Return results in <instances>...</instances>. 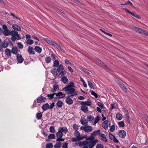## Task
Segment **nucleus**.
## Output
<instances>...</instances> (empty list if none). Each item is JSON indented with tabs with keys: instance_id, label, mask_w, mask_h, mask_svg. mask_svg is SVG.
Returning a JSON list of instances; mask_svg holds the SVG:
<instances>
[{
	"instance_id": "f257e3e1",
	"label": "nucleus",
	"mask_w": 148,
	"mask_h": 148,
	"mask_svg": "<svg viewBox=\"0 0 148 148\" xmlns=\"http://www.w3.org/2000/svg\"><path fill=\"white\" fill-rule=\"evenodd\" d=\"M83 141H79L75 143V145L79 147L83 146L82 148H92L95 145V142L96 141H90L89 140H86Z\"/></svg>"
},
{
	"instance_id": "f03ea898",
	"label": "nucleus",
	"mask_w": 148,
	"mask_h": 148,
	"mask_svg": "<svg viewBox=\"0 0 148 148\" xmlns=\"http://www.w3.org/2000/svg\"><path fill=\"white\" fill-rule=\"evenodd\" d=\"M73 85L74 84L73 82H70L66 87L62 89V90L66 92H69L66 93L68 95L76 94V95H77V94L75 92L74 88L73 87Z\"/></svg>"
},
{
	"instance_id": "7ed1b4c3",
	"label": "nucleus",
	"mask_w": 148,
	"mask_h": 148,
	"mask_svg": "<svg viewBox=\"0 0 148 148\" xmlns=\"http://www.w3.org/2000/svg\"><path fill=\"white\" fill-rule=\"evenodd\" d=\"M74 134L76 138H72V141L73 142L80 141L87 137V136L86 135H80L79 131L77 130H75Z\"/></svg>"
},
{
	"instance_id": "20e7f679",
	"label": "nucleus",
	"mask_w": 148,
	"mask_h": 148,
	"mask_svg": "<svg viewBox=\"0 0 148 148\" xmlns=\"http://www.w3.org/2000/svg\"><path fill=\"white\" fill-rule=\"evenodd\" d=\"M101 133L99 130L94 131L92 134L88 138H86V140H89L90 141H96L95 142V145L98 142V140L97 139H94L95 136L97 135H100Z\"/></svg>"
},
{
	"instance_id": "39448f33",
	"label": "nucleus",
	"mask_w": 148,
	"mask_h": 148,
	"mask_svg": "<svg viewBox=\"0 0 148 148\" xmlns=\"http://www.w3.org/2000/svg\"><path fill=\"white\" fill-rule=\"evenodd\" d=\"M11 35L12 36L11 40L13 41H15L16 40H19L21 38V36L18 32L16 31L13 30L11 31Z\"/></svg>"
},
{
	"instance_id": "423d86ee",
	"label": "nucleus",
	"mask_w": 148,
	"mask_h": 148,
	"mask_svg": "<svg viewBox=\"0 0 148 148\" xmlns=\"http://www.w3.org/2000/svg\"><path fill=\"white\" fill-rule=\"evenodd\" d=\"M67 132L68 129L66 127H59L58 129V132L56 134L57 138H62L63 136L62 132H64L65 133H66Z\"/></svg>"
},
{
	"instance_id": "0eeeda50",
	"label": "nucleus",
	"mask_w": 148,
	"mask_h": 148,
	"mask_svg": "<svg viewBox=\"0 0 148 148\" xmlns=\"http://www.w3.org/2000/svg\"><path fill=\"white\" fill-rule=\"evenodd\" d=\"M76 95V94L72 95L66 97L65 101L66 103L69 105H71L73 103V101L72 98L74 96Z\"/></svg>"
},
{
	"instance_id": "6e6552de",
	"label": "nucleus",
	"mask_w": 148,
	"mask_h": 148,
	"mask_svg": "<svg viewBox=\"0 0 148 148\" xmlns=\"http://www.w3.org/2000/svg\"><path fill=\"white\" fill-rule=\"evenodd\" d=\"M134 29L139 33L142 34H143L148 36V32L146 30L136 27H134Z\"/></svg>"
},
{
	"instance_id": "1a4fd4ad",
	"label": "nucleus",
	"mask_w": 148,
	"mask_h": 148,
	"mask_svg": "<svg viewBox=\"0 0 148 148\" xmlns=\"http://www.w3.org/2000/svg\"><path fill=\"white\" fill-rule=\"evenodd\" d=\"M118 135L121 138H124L126 135V133L123 130H119L118 132Z\"/></svg>"
},
{
	"instance_id": "9d476101",
	"label": "nucleus",
	"mask_w": 148,
	"mask_h": 148,
	"mask_svg": "<svg viewBox=\"0 0 148 148\" xmlns=\"http://www.w3.org/2000/svg\"><path fill=\"white\" fill-rule=\"evenodd\" d=\"M126 12L130 13L131 15L139 19H141L140 16L137 14H135L134 12L130 11L128 9L125 8L124 10Z\"/></svg>"
},
{
	"instance_id": "9b49d317",
	"label": "nucleus",
	"mask_w": 148,
	"mask_h": 148,
	"mask_svg": "<svg viewBox=\"0 0 148 148\" xmlns=\"http://www.w3.org/2000/svg\"><path fill=\"white\" fill-rule=\"evenodd\" d=\"M46 99L45 97L41 96L37 98L36 102L37 103H43L45 102Z\"/></svg>"
},
{
	"instance_id": "f8f14e48",
	"label": "nucleus",
	"mask_w": 148,
	"mask_h": 148,
	"mask_svg": "<svg viewBox=\"0 0 148 148\" xmlns=\"http://www.w3.org/2000/svg\"><path fill=\"white\" fill-rule=\"evenodd\" d=\"M16 60L18 63H21L24 61V59L20 54H18L16 56Z\"/></svg>"
},
{
	"instance_id": "ddd939ff",
	"label": "nucleus",
	"mask_w": 148,
	"mask_h": 148,
	"mask_svg": "<svg viewBox=\"0 0 148 148\" xmlns=\"http://www.w3.org/2000/svg\"><path fill=\"white\" fill-rule=\"evenodd\" d=\"M109 136L111 140H113L114 142L116 143L119 142V141L117 139L115 136L111 133L109 134Z\"/></svg>"
},
{
	"instance_id": "4468645a",
	"label": "nucleus",
	"mask_w": 148,
	"mask_h": 148,
	"mask_svg": "<svg viewBox=\"0 0 148 148\" xmlns=\"http://www.w3.org/2000/svg\"><path fill=\"white\" fill-rule=\"evenodd\" d=\"M84 131L86 132H91L92 131V127L91 126L87 125L84 127Z\"/></svg>"
},
{
	"instance_id": "2eb2a0df",
	"label": "nucleus",
	"mask_w": 148,
	"mask_h": 148,
	"mask_svg": "<svg viewBox=\"0 0 148 148\" xmlns=\"http://www.w3.org/2000/svg\"><path fill=\"white\" fill-rule=\"evenodd\" d=\"M55 95L58 99L63 98L65 96V94H63L62 92H59L56 93Z\"/></svg>"
},
{
	"instance_id": "dca6fc26",
	"label": "nucleus",
	"mask_w": 148,
	"mask_h": 148,
	"mask_svg": "<svg viewBox=\"0 0 148 148\" xmlns=\"http://www.w3.org/2000/svg\"><path fill=\"white\" fill-rule=\"evenodd\" d=\"M12 27L14 30L17 31H21V28L19 26L16 24L12 25Z\"/></svg>"
},
{
	"instance_id": "f3484780",
	"label": "nucleus",
	"mask_w": 148,
	"mask_h": 148,
	"mask_svg": "<svg viewBox=\"0 0 148 148\" xmlns=\"http://www.w3.org/2000/svg\"><path fill=\"white\" fill-rule=\"evenodd\" d=\"M59 88L57 84H54L53 85V88L51 90V91L52 92H54L56 91L59 90Z\"/></svg>"
},
{
	"instance_id": "a211bd4d",
	"label": "nucleus",
	"mask_w": 148,
	"mask_h": 148,
	"mask_svg": "<svg viewBox=\"0 0 148 148\" xmlns=\"http://www.w3.org/2000/svg\"><path fill=\"white\" fill-rule=\"evenodd\" d=\"M62 82L64 84L68 83L69 81L68 79L65 76L62 77L61 79Z\"/></svg>"
},
{
	"instance_id": "6ab92c4d",
	"label": "nucleus",
	"mask_w": 148,
	"mask_h": 148,
	"mask_svg": "<svg viewBox=\"0 0 148 148\" xmlns=\"http://www.w3.org/2000/svg\"><path fill=\"white\" fill-rule=\"evenodd\" d=\"M27 51L30 54L34 55L35 53L34 51V48L32 47H29L27 49Z\"/></svg>"
},
{
	"instance_id": "aec40b11",
	"label": "nucleus",
	"mask_w": 148,
	"mask_h": 148,
	"mask_svg": "<svg viewBox=\"0 0 148 148\" xmlns=\"http://www.w3.org/2000/svg\"><path fill=\"white\" fill-rule=\"evenodd\" d=\"M91 103V102L89 100H88L87 101H85L82 102L80 103V104L82 105H84L85 106L86 105L90 106Z\"/></svg>"
},
{
	"instance_id": "412c9836",
	"label": "nucleus",
	"mask_w": 148,
	"mask_h": 148,
	"mask_svg": "<svg viewBox=\"0 0 148 148\" xmlns=\"http://www.w3.org/2000/svg\"><path fill=\"white\" fill-rule=\"evenodd\" d=\"M87 119L89 122L91 123L94 121L95 118L92 116L89 115L87 117Z\"/></svg>"
},
{
	"instance_id": "4be33fe9",
	"label": "nucleus",
	"mask_w": 148,
	"mask_h": 148,
	"mask_svg": "<svg viewBox=\"0 0 148 148\" xmlns=\"http://www.w3.org/2000/svg\"><path fill=\"white\" fill-rule=\"evenodd\" d=\"M119 86L125 92L127 91V88L122 83H119Z\"/></svg>"
},
{
	"instance_id": "5701e85b",
	"label": "nucleus",
	"mask_w": 148,
	"mask_h": 148,
	"mask_svg": "<svg viewBox=\"0 0 148 148\" xmlns=\"http://www.w3.org/2000/svg\"><path fill=\"white\" fill-rule=\"evenodd\" d=\"M18 51V49L16 47H13L12 49V52L14 54H17Z\"/></svg>"
},
{
	"instance_id": "b1692460",
	"label": "nucleus",
	"mask_w": 148,
	"mask_h": 148,
	"mask_svg": "<svg viewBox=\"0 0 148 148\" xmlns=\"http://www.w3.org/2000/svg\"><path fill=\"white\" fill-rule=\"evenodd\" d=\"M2 46L4 48H6L9 45V42L7 40L3 41L1 43Z\"/></svg>"
},
{
	"instance_id": "393cba45",
	"label": "nucleus",
	"mask_w": 148,
	"mask_h": 148,
	"mask_svg": "<svg viewBox=\"0 0 148 148\" xmlns=\"http://www.w3.org/2000/svg\"><path fill=\"white\" fill-rule=\"evenodd\" d=\"M57 71V69L54 68L52 69L51 71V72L55 77H56L58 75Z\"/></svg>"
},
{
	"instance_id": "a878e982",
	"label": "nucleus",
	"mask_w": 148,
	"mask_h": 148,
	"mask_svg": "<svg viewBox=\"0 0 148 148\" xmlns=\"http://www.w3.org/2000/svg\"><path fill=\"white\" fill-rule=\"evenodd\" d=\"M57 70V71L59 72H60L61 71H63L64 70V67L63 65L62 64H60L58 67Z\"/></svg>"
},
{
	"instance_id": "bb28decb",
	"label": "nucleus",
	"mask_w": 148,
	"mask_h": 148,
	"mask_svg": "<svg viewBox=\"0 0 148 148\" xmlns=\"http://www.w3.org/2000/svg\"><path fill=\"white\" fill-rule=\"evenodd\" d=\"M100 136L101 137V140L105 142H107L108 140L106 138V135L104 134H102L101 133L100 134Z\"/></svg>"
},
{
	"instance_id": "cd10ccee",
	"label": "nucleus",
	"mask_w": 148,
	"mask_h": 148,
	"mask_svg": "<svg viewBox=\"0 0 148 148\" xmlns=\"http://www.w3.org/2000/svg\"><path fill=\"white\" fill-rule=\"evenodd\" d=\"M34 50L37 53H40L42 51V48L38 46H35L34 47Z\"/></svg>"
},
{
	"instance_id": "c85d7f7f",
	"label": "nucleus",
	"mask_w": 148,
	"mask_h": 148,
	"mask_svg": "<svg viewBox=\"0 0 148 148\" xmlns=\"http://www.w3.org/2000/svg\"><path fill=\"white\" fill-rule=\"evenodd\" d=\"M49 106L48 103H46L43 105L42 107V109L44 110H46L49 108Z\"/></svg>"
},
{
	"instance_id": "c756f323",
	"label": "nucleus",
	"mask_w": 148,
	"mask_h": 148,
	"mask_svg": "<svg viewBox=\"0 0 148 148\" xmlns=\"http://www.w3.org/2000/svg\"><path fill=\"white\" fill-rule=\"evenodd\" d=\"M81 110L85 113L87 112L88 111L87 107L84 105H82L81 106Z\"/></svg>"
},
{
	"instance_id": "7c9ffc66",
	"label": "nucleus",
	"mask_w": 148,
	"mask_h": 148,
	"mask_svg": "<svg viewBox=\"0 0 148 148\" xmlns=\"http://www.w3.org/2000/svg\"><path fill=\"white\" fill-rule=\"evenodd\" d=\"M3 34L5 36H7L9 35H11V31L10 32L8 29L4 30L3 31Z\"/></svg>"
},
{
	"instance_id": "2f4dec72",
	"label": "nucleus",
	"mask_w": 148,
	"mask_h": 148,
	"mask_svg": "<svg viewBox=\"0 0 148 148\" xmlns=\"http://www.w3.org/2000/svg\"><path fill=\"white\" fill-rule=\"evenodd\" d=\"M63 104V103L62 101L58 100L57 101L56 104V106L58 108H60L62 107Z\"/></svg>"
},
{
	"instance_id": "473e14b6",
	"label": "nucleus",
	"mask_w": 148,
	"mask_h": 148,
	"mask_svg": "<svg viewBox=\"0 0 148 148\" xmlns=\"http://www.w3.org/2000/svg\"><path fill=\"white\" fill-rule=\"evenodd\" d=\"M51 59L49 56H47L45 58V61L47 64H49L51 62Z\"/></svg>"
},
{
	"instance_id": "72a5a7b5",
	"label": "nucleus",
	"mask_w": 148,
	"mask_h": 148,
	"mask_svg": "<svg viewBox=\"0 0 148 148\" xmlns=\"http://www.w3.org/2000/svg\"><path fill=\"white\" fill-rule=\"evenodd\" d=\"M12 51L9 49H5V54L8 56H10Z\"/></svg>"
},
{
	"instance_id": "f704fd0d",
	"label": "nucleus",
	"mask_w": 148,
	"mask_h": 148,
	"mask_svg": "<svg viewBox=\"0 0 148 148\" xmlns=\"http://www.w3.org/2000/svg\"><path fill=\"white\" fill-rule=\"evenodd\" d=\"M88 84L90 88L92 89H94L95 87L93 85L91 81L88 80L87 81Z\"/></svg>"
},
{
	"instance_id": "c9c22d12",
	"label": "nucleus",
	"mask_w": 148,
	"mask_h": 148,
	"mask_svg": "<svg viewBox=\"0 0 148 148\" xmlns=\"http://www.w3.org/2000/svg\"><path fill=\"white\" fill-rule=\"evenodd\" d=\"M96 60L99 63L102 65L103 66H104L106 68H108V67L105 64L103 63L99 59L97 58L96 59Z\"/></svg>"
},
{
	"instance_id": "e433bc0d",
	"label": "nucleus",
	"mask_w": 148,
	"mask_h": 148,
	"mask_svg": "<svg viewBox=\"0 0 148 148\" xmlns=\"http://www.w3.org/2000/svg\"><path fill=\"white\" fill-rule=\"evenodd\" d=\"M81 123L84 125H86L88 124V122L86 119H81L80 121Z\"/></svg>"
},
{
	"instance_id": "4c0bfd02",
	"label": "nucleus",
	"mask_w": 148,
	"mask_h": 148,
	"mask_svg": "<svg viewBox=\"0 0 148 148\" xmlns=\"http://www.w3.org/2000/svg\"><path fill=\"white\" fill-rule=\"evenodd\" d=\"M61 146V143L60 142H58L54 145L55 148H60Z\"/></svg>"
},
{
	"instance_id": "58836bf2",
	"label": "nucleus",
	"mask_w": 148,
	"mask_h": 148,
	"mask_svg": "<svg viewBox=\"0 0 148 148\" xmlns=\"http://www.w3.org/2000/svg\"><path fill=\"white\" fill-rule=\"evenodd\" d=\"M66 74V71H61L58 75L59 77L61 78L64 76H65L64 75Z\"/></svg>"
},
{
	"instance_id": "ea45409f",
	"label": "nucleus",
	"mask_w": 148,
	"mask_h": 148,
	"mask_svg": "<svg viewBox=\"0 0 148 148\" xmlns=\"http://www.w3.org/2000/svg\"><path fill=\"white\" fill-rule=\"evenodd\" d=\"M59 62L57 60H55L53 62V66L54 67H57L59 65Z\"/></svg>"
},
{
	"instance_id": "a19ab883",
	"label": "nucleus",
	"mask_w": 148,
	"mask_h": 148,
	"mask_svg": "<svg viewBox=\"0 0 148 148\" xmlns=\"http://www.w3.org/2000/svg\"><path fill=\"white\" fill-rule=\"evenodd\" d=\"M116 118L119 120H121L123 118V116L121 114H117L116 115Z\"/></svg>"
},
{
	"instance_id": "79ce46f5",
	"label": "nucleus",
	"mask_w": 148,
	"mask_h": 148,
	"mask_svg": "<svg viewBox=\"0 0 148 148\" xmlns=\"http://www.w3.org/2000/svg\"><path fill=\"white\" fill-rule=\"evenodd\" d=\"M55 138V136L53 134H49L48 136V138L49 139H54Z\"/></svg>"
},
{
	"instance_id": "37998d69",
	"label": "nucleus",
	"mask_w": 148,
	"mask_h": 148,
	"mask_svg": "<svg viewBox=\"0 0 148 148\" xmlns=\"http://www.w3.org/2000/svg\"><path fill=\"white\" fill-rule=\"evenodd\" d=\"M100 120V118L99 116H97L94 120V124H95L97 123Z\"/></svg>"
},
{
	"instance_id": "c03bdc74",
	"label": "nucleus",
	"mask_w": 148,
	"mask_h": 148,
	"mask_svg": "<svg viewBox=\"0 0 148 148\" xmlns=\"http://www.w3.org/2000/svg\"><path fill=\"white\" fill-rule=\"evenodd\" d=\"M50 132L53 133H55L56 132V130L54 127L51 126L49 127Z\"/></svg>"
},
{
	"instance_id": "a18cd8bd",
	"label": "nucleus",
	"mask_w": 148,
	"mask_h": 148,
	"mask_svg": "<svg viewBox=\"0 0 148 148\" xmlns=\"http://www.w3.org/2000/svg\"><path fill=\"white\" fill-rule=\"evenodd\" d=\"M118 124L119 127H123L125 126V123L123 121L118 122Z\"/></svg>"
},
{
	"instance_id": "49530a36",
	"label": "nucleus",
	"mask_w": 148,
	"mask_h": 148,
	"mask_svg": "<svg viewBox=\"0 0 148 148\" xmlns=\"http://www.w3.org/2000/svg\"><path fill=\"white\" fill-rule=\"evenodd\" d=\"M50 42V43H49V44L51 45L53 47H58V45L56 44V43L54 42H53L51 41Z\"/></svg>"
},
{
	"instance_id": "de8ad7c7",
	"label": "nucleus",
	"mask_w": 148,
	"mask_h": 148,
	"mask_svg": "<svg viewBox=\"0 0 148 148\" xmlns=\"http://www.w3.org/2000/svg\"><path fill=\"white\" fill-rule=\"evenodd\" d=\"M55 94H56V93H53L51 94H48L47 95V96L49 98V99L50 100L53 98L54 96L55 95Z\"/></svg>"
},
{
	"instance_id": "09e8293b",
	"label": "nucleus",
	"mask_w": 148,
	"mask_h": 148,
	"mask_svg": "<svg viewBox=\"0 0 148 148\" xmlns=\"http://www.w3.org/2000/svg\"><path fill=\"white\" fill-rule=\"evenodd\" d=\"M33 42V41L32 40L30 39H28L26 41L27 43L29 45H32Z\"/></svg>"
},
{
	"instance_id": "8fccbe9b",
	"label": "nucleus",
	"mask_w": 148,
	"mask_h": 148,
	"mask_svg": "<svg viewBox=\"0 0 148 148\" xmlns=\"http://www.w3.org/2000/svg\"><path fill=\"white\" fill-rule=\"evenodd\" d=\"M36 116L38 119H40L42 117V114L40 113H38L36 114Z\"/></svg>"
},
{
	"instance_id": "3c124183",
	"label": "nucleus",
	"mask_w": 148,
	"mask_h": 148,
	"mask_svg": "<svg viewBox=\"0 0 148 148\" xmlns=\"http://www.w3.org/2000/svg\"><path fill=\"white\" fill-rule=\"evenodd\" d=\"M115 125L114 124L113 125L110 127V130L111 132H113L115 130Z\"/></svg>"
},
{
	"instance_id": "603ef678",
	"label": "nucleus",
	"mask_w": 148,
	"mask_h": 148,
	"mask_svg": "<svg viewBox=\"0 0 148 148\" xmlns=\"http://www.w3.org/2000/svg\"><path fill=\"white\" fill-rule=\"evenodd\" d=\"M17 46L20 49H22L23 48V45L21 43L18 42L17 43Z\"/></svg>"
},
{
	"instance_id": "864d4df0",
	"label": "nucleus",
	"mask_w": 148,
	"mask_h": 148,
	"mask_svg": "<svg viewBox=\"0 0 148 148\" xmlns=\"http://www.w3.org/2000/svg\"><path fill=\"white\" fill-rule=\"evenodd\" d=\"M98 105L102 109L104 108V107L103 105L101 102H98L97 103Z\"/></svg>"
},
{
	"instance_id": "5fc2aeb1",
	"label": "nucleus",
	"mask_w": 148,
	"mask_h": 148,
	"mask_svg": "<svg viewBox=\"0 0 148 148\" xmlns=\"http://www.w3.org/2000/svg\"><path fill=\"white\" fill-rule=\"evenodd\" d=\"M44 40L47 43L49 44L50 43V42L51 41L50 40L47 38H43Z\"/></svg>"
},
{
	"instance_id": "6e6d98bb",
	"label": "nucleus",
	"mask_w": 148,
	"mask_h": 148,
	"mask_svg": "<svg viewBox=\"0 0 148 148\" xmlns=\"http://www.w3.org/2000/svg\"><path fill=\"white\" fill-rule=\"evenodd\" d=\"M91 94L94 96L96 98H97L98 97L97 95L94 91H92L91 93Z\"/></svg>"
},
{
	"instance_id": "4d7b16f0",
	"label": "nucleus",
	"mask_w": 148,
	"mask_h": 148,
	"mask_svg": "<svg viewBox=\"0 0 148 148\" xmlns=\"http://www.w3.org/2000/svg\"><path fill=\"white\" fill-rule=\"evenodd\" d=\"M96 148H104V146L102 144H99L96 145Z\"/></svg>"
},
{
	"instance_id": "13d9d810",
	"label": "nucleus",
	"mask_w": 148,
	"mask_h": 148,
	"mask_svg": "<svg viewBox=\"0 0 148 148\" xmlns=\"http://www.w3.org/2000/svg\"><path fill=\"white\" fill-rule=\"evenodd\" d=\"M79 126L76 124H73V128L75 130H77L78 129Z\"/></svg>"
},
{
	"instance_id": "bf43d9fd",
	"label": "nucleus",
	"mask_w": 148,
	"mask_h": 148,
	"mask_svg": "<svg viewBox=\"0 0 148 148\" xmlns=\"http://www.w3.org/2000/svg\"><path fill=\"white\" fill-rule=\"evenodd\" d=\"M64 140V139L62 138H57L56 139V141L59 142L60 141H63Z\"/></svg>"
},
{
	"instance_id": "052dcab7",
	"label": "nucleus",
	"mask_w": 148,
	"mask_h": 148,
	"mask_svg": "<svg viewBox=\"0 0 148 148\" xmlns=\"http://www.w3.org/2000/svg\"><path fill=\"white\" fill-rule=\"evenodd\" d=\"M68 143L67 142L63 144L62 147V148H67L68 147Z\"/></svg>"
},
{
	"instance_id": "680f3d73",
	"label": "nucleus",
	"mask_w": 148,
	"mask_h": 148,
	"mask_svg": "<svg viewBox=\"0 0 148 148\" xmlns=\"http://www.w3.org/2000/svg\"><path fill=\"white\" fill-rule=\"evenodd\" d=\"M102 127L105 130H106L108 128V125L102 124Z\"/></svg>"
},
{
	"instance_id": "e2e57ef3",
	"label": "nucleus",
	"mask_w": 148,
	"mask_h": 148,
	"mask_svg": "<svg viewBox=\"0 0 148 148\" xmlns=\"http://www.w3.org/2000/svg\"><path fill=\"white\" fill-rule=\"evenodd\" d=\"M64 62L65 64H69L70 65H71L72 64L70 62H69V60L67 59H66L65 60Z\"/></svg>"
},
{
	"instance_id": "0e129e2a",
	"label": "nucleus",
	"mask_w": 148,
	"mask_h": 148,
	"mask_svg": "<svg viewBox=\"0 0 148 148\" xmlns=\"http://www.w3.org/2000/svg\"><path fill=\"white\" fill-rule=\"evenodd\" d=\"M82 70L88 74H90V73L88 71V70L84 68H82Z\"/></svg>"
},
{
	"instance_id": "69168bd1",
	"label": "nucleus",
	"mask_w": 148,
	"mask_h": 148,
	"mask_svg": "<svg viewBox=\"0 0 148 148\" xmlns=\"http://www.w3.org/2000/svg\"><path fill=\"white\" fill-rule=\"evenodd\" d=\"M54 106V103H52L49 106V108H50V109H52Z\"/></svg>"
},
{
	"instance_id": "338daca9",
	"label": "nucleus",
	"mask_w": 148,
	"mask_h": 148,
	"mask_svg": "<svg viewBox=\"0 0 148 148\" xmlns=\"http://www.w3.org/2000/svg\"><path fill=\"white\" fill-rule=\"evenodd\" d=\"M51 57L54 60H55L56 59L55 55L53 53L51 54Z\"/></svg>"
},
{
	"instance_id": "774afa93",
	"label": "nucleus",
	"mask_w": 148,
	"mask_h": 148,
	"mask_svg": "<svg viewBox=\"0 0 148 148\" xmlns=\"http://www.w3.org/2000/svg\"><path fill=\"white\" fill-rule=\"evenodd\" d=\"M126 115V116L127 119V120L128 122L129 123H130V119H129L130 116H129V114H127V115Z\"/></svg>"
}]
</instances>
